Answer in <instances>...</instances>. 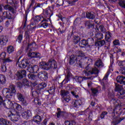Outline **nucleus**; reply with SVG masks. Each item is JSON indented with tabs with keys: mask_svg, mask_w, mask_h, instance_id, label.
I'll use <instances>...</instances> for the list:
<instances>
[{
	"mask_svg": "<svg viewBox=\"0 0 125 125\" xmlns=\"http://www.w3.org/2000/svg\"><path fill=\"white\" fill-rule=\"evenodd\" d=\"M28 78L30 79V80H33V81H35L36 80V78H37V76L34 74H29L28 75Z\"/></svg>",
	"mask_w": 125,
	"mask_h": 125,
	"instance_id": "obj_56",
	"label": "nucleus"
},
{
	"mask_svg": "<svg viewBox=\"0 0 125 125\" xmlns=\"http://www.w3.org/2000/svg\"><path fill=\"white\" fill-rule=\"evenodd\" d=\"M43 18H44L42 17V16H37L34 19V22L35 24L39 25V22L42 21Z\"/></svg>",
	"mask_w": 125,
	"mask_h": 125,
	"instance_id": "obj_32",
	"label": "nucleus"
},
{
	"mask_svg": "<svg viewBox=\"0 0 125 125\" xmlns=\"http://www.w3.org/2000/svg\"><path fill=\"white\" fill-rule=\"evenodd\" d=\"M30 10H29V8L26 11L25 14H24L23 20L26 22L27 21V16H28V12H29Z\"/></svg>",
	"mask_w": 125,
	"mask_h": 125,
	"instance_id": "obj_62",
	"label": "nucleus"
},
{
	"mask_svg": "<svg viewBox=\"0 0 125 125\" xmlns=\"http://www.w3.org/2000/svg\"><path fill=\"white\" fill-rule=\"evenodd\" d=\"M85 26L88 29H90V28H94V24H92L91 22H90V21H86L85 22Z\"/></svg>",
	"mask_w": 125,
	"mask_h": 125,
	"instance_id": "obj_35",
	"label": "nucleus"
},
{
	"mask_svg": "<svg viewBox=\"0 0 125 125\" xmlns=\"http://www.w3.org/2000/svg\"><path fill=\"white\" fill-rule=\"evenodd\" d=\"M6 98H11L13 94L16 93V86L14 84H10L9 88L6 89Z\"/></svg>",
	"mask_w": 125,
	"mask_h": 125,
	"instance_id": "obj_3",
	"label": "nucleus"
},
{
	"mask_svg": "<svg viewBox=\"0 0 125 125\" xmlns=\"http://www.w3.org/2000/svg\"><path fill=\"white\" fill-rule=\"evenodd\" d=\"M80 44L81 45H83V46H86L88 44V42H87V40L83 39L80 42Z\"/></svg>",
	"mask_w": 125,
	"mask_h": 125,
	"instance_id": "obj_47",
	"label": "nucleus"
},
{
	"mask_svg": "<svg viewBox=\"0 0 125 125\" xmlns=\"http://www.w3.org/2000/svg\"><path fill=\"white\" fill-rule=\"evenodd\" d=\"M76 58L78 60H81V61L83 62V59H87L88 61H90L91 62H92V60L91 59H89L85 56V54L84 53L80 50H78L76 51Z\"/></svg>",
	"mask_w": 125,
	"mask_h": 125,
	"instance_id": "obj_6",
	"label": "nucleus"
},
{
	"mask_svg": "<svg viewBox=\"0 0 125 125\" xmlns=\"http://www.w3.org/2000/svg\"><path fill=\"white\" fill-rule=\"evenodd\" d=\"M39 66L38 65H29V66L27 68V70L30 73L36 74L38 73V71H39Z\"/></svg>",
	"mask_w": 125,
	"mask_h": 125,
	"instance_id": "obj_14",
	"label": "nucleus"
},
{
	"mask_svg": "<svg viewBox=\"0 0 125 125\" xmlns=\"http://www.w3.org/2000/svg\"><path fill=\"white\" fill-rule=\"evenodd\" d=\"M98 33H97L95 35V38L97 39V41H100V40H102V39H103V34L102 33H99L98 32H97Z\"/></svg>",
	"mask_w": 125,
	"mask_h": 125,
	"instance_id": "obj_46",
	"label": "nucleus"
},
{
	"mask_svg": "<svg viewBox=\"0 0 125 125\" xmlns=\"http://www.w3.org/2000/svg\"><path fill=\"white\" fill-rule=\"evenodd\" d=\"M63 98V100H64V101H65V102H67L68 103V102H69V101H70V100H71V98L70 97V96H67L66 97H64Z\"/></svg>",
	"mask_w": 125,
	"mask_h": 125,
	"instance_id": "obj_61",
	"label": "nucleus"
},
{
	"mask_svg": "<svg viewBox=\"0 0 125 125\" xmlns=\"http://www.w3.org/2000/svg\"><path fill=\"white\" fill-rule=\"evenodd\" d=\"M17 97L18 100L21 102V105H23V106H27V105H28V103L25 99V96H24L22 93L19 92L17 93Z\"/></svg>",
	"mask_w": 125,
	"mask_h": 125,
	"instance_id": "obj_8",
	"label": "nucleus"
},
{
	"mask_svg": "<svg viewBox=\"0 0 125 125\" xmlns=\"http://www.w3.org/2000/svg\"><path fill=\"white\" fill-rule=\"evenodd\" d=\"M108 76H109V74L108 73H106L103 79V81L104 82L103 84V89H105L106 88V84L104 83H105V81H106L108 80Z\"/></svg>",
	"mask_w": 125,
	"mask_h": 125,
	"instance_id": "obj_41",
	"label": "nucleus"
},
{
	"mask_svg": "<svg viewBox=\"0 0 125 125\" xmlns=\"http://www.w3.org/2000/svg\"><path fill=\"white\" fill-rule=\"evenodd\" d=\"M42 4L40 3H36L35 4L34 7H33V11L35 10H39V8H42Z\"/></svg>",
	"mask_w": 125,
	"mask_h": 125,
	"instance_id": "obj_42",
	"label": "nucleus"
},
{
	"mask_svg": "<svg viewBox=\"0 0 125 125\" xmlns=\"http://www.w3.org/2000/svg\"><path fill=\"white\" fill-rule=\"evenodd\" d=\"M22 84H23V85H26V86H31V84H32V82L29 81L26 79H24L22 80Z\"/></svg>",
	"mask_w": 125,
	"mask_h": 125,
	"instance_id": "obj_38",
	"label": "nucleus"
},
{
	"mask_svg": "<svg viewBox=\"0 0 125 125\" xmlns=\"http://www.w3.org/2000/svg\"><path fill=\"white\" fill-rule=\"evenodd\" d=\"M74 79L75 80L77 83H81L82 82H83V81H86L87 80H91V81L93 80L92 77H86L82 76H75L74 77Z\"/></svg>",
	"mask_w": 125,
	"mask_h": 125,
	"instance_id": "obj_12",
	"label": "nucleus"
},
{
	"mask_svg": "<svg viewBox=\"0 0 125 125\" xmlns=\"http://www.w3.org/2000/svg\"><path fill=\"white\" fill-rule=\"evenodd\" d=\"M99 71L97 68L90 67L89 65L85 67V69L83 71V73L84 74L85 76H90V75H93V74L97 75Z\"/></svg>",
	"mask_w": 125,
	"mask_h": 125,
	"instance_id": "obj_2",
	"label": "nucleus"
},
{
	"mask_svg": "<svg viewBox=\"0 0 125 125\" xmlns=\"http://www.w3.org/2000/svg\"><path fill=\"white\" fill-rule=\"evenodd\" d=\"M118 66L125 67V61H118Z\"/></svg>",
	"mask_w": 125,
	"mask_h": 125,
	"instance_id": "obj_54",
	"label": "nucleus"
},
{
	"mask_svg": "<svg viewBox=\"0 0 125 125\" xmlns=\"http://www.w3.org/2000/svg\"><path fill=\"white\" fill-rule=\"evenodd\" d=\"M118 4L121 8L125 9V0H119Z\"/></svg>",
	"mask_w": 125,
	"mask_h": 125,
	"instance_id": "obj_45",
	"label": "nucleus"
},
{
	"mask_svg": "<svg viewBox=\"0 0 125 125\" xmlns=\"http://www.w3.org/2000/svg\"><path fill=\"white\" fill-rule=\"evenodd\" d=\"M76 62H77V64L79 65V66L80 67V68H82V65H83V62L81 60H79L75 55H72L70 57V65H74V63Z\"/></svg>",
	"mask_w": 125,
	"mask_h": 125,
	"instance_id": "obj_7",
	"label": "nucleus"
},
{
	"mask_svg": "<svg viewBox=\"0 0 125 125\" xmlns=\"http://www.w3.org/2000/svg\"><path fill=\"white\" fill-rule=\"evenodd\" d=\"M43 14L48 20H50V17L53 15V12L50 7H48L43 11Z\"/></svg>",
	"mask_w": 125,
	"mask_h": 125,
	"instance_id": "obj_13",
	"label": "nucleus"
},
{
	"mask_svg": "<svg viewBox=\"0 0 125 125\" xmlns=\"http://www.w3.org/2000/svg\"><path fill=\"white\" fill-rule=\"evenodd\" d=\"M6 56V53L3 52L0 54V57L2 60H3V64H6L7 63H12L13 62V60L11 59L10 57H8L5 59Z\"/></svg>",
	"mask_w": 125,
	"mask_h": 125,
	"instance_id": "obj_10",
	"label": "nucleus"
},
{
	"mask_svg": "<svg viewBox=\"0 0 125 125\" xmlns=\"http://www.w3.org/2000/svg\"><path fill=\"white\" fill-rule=\"evenodd\" d=\"M40 66L41 68V69H43V70H48V62H45L43 61H42L40 62Z\"/></svg>",
	"mask_w": 125,
	"mask_h": 125,
	"instance_id": "obj_25",
	"label": "nucleus"
},
{
	"mask_svg": "<svg viewBox=\"0 0 125 125\" xmlns=\"http://www.w3.org/2000/svg\"><path fill=\"white\" fill-rule=\"evenodd\" d=\"M6 124V120L3 118L0 119V125H5Z\"/></svg>",
	"mask_w": 125,
	"mask_h": 125,
	"instance_id": "obj_58",
	"label": "nucleus"
},
{
	"mask_svg": "<svg viewBox=\"0 0 125 125\" xmlns=\"http://www.w3.org/2000/svg\"><path fill=\"white\" fill-rule=\"evenodd\" d=\"M108 114V112L107 111H103L102 112V114H101V119H103L104 118H105V116Z\"/></svg>",
	"mask_w": 125,
	"mask_h": 125,
	"instance_id": "obj_64",
	"label": "nucleus"
},
{
	"mask_svg": "<svg viewBox=\"0 0 125 125\" xmlns=\"http://www.w3.org/2000/svg\"><path fill=\"white\" fill-rule=\"evenodd\" d=\"M73 78V75L71 73V71L69 68L66 69V75L65 76V79L66 80V82H70V80Z\"/></svg>",
	"mask_w": 125,
	"mask_h": 125,
	"instance_id": "obj_22",
	"label": "nucleus"
},
{
	"mask_svg": "<svg viewBox=\"0 0 125 125\" xmlns=\"http://www.w3.org/2000/svg\"><path fill=\"white\" fill-rule=\"evenodd\" d=\"M72 41L75 44H77L81 42V37L77 36H74L72 38Z\"/></svg>",
	"mask_w": 125,
	"mask_h": 125,
	"instance_id": "obj_34",
	"label": "nucleus"
},
{
	"mask_svg": "<svg viewBox=\"0 0 125 125\" xmlns=\"http://www.w3.org/2000/svg\"><path fill=\"white\" fill-rule=\"evenodd\" d=\"M21 116L23 119L28 120V119H29V118L32 116V112H31V111L27 110L21 113Z\"/></svg>",
	"mask_w": 125,
	"mask_h": 125,
	"instance_id": "obj_20",
	"label": "nucleus"
},
{
	"mask_svg": "<svg viewBox=\"0 0 125 125\" xmlns=\"http://www.w3.org/2000/svg\"><path fill=\"white\" fill-rule=\"evenodd\" d=\"M63 4H64V0H57L56 3V6L57 7L63 6Z\"/></svg>",
	"mask_w": 125,
	"mask_h": 125,
	"instance_id": "obj_44",
	"label": "nucleus"
},
{
	"mask_svg": "<svg viewBox=\"0 0 125 125\" xmlns=\"http://www.w3.org/2000/svg\"><path fill=\"white\" fill-rule=\"evenodd\" d=\"M83 104V102H82V100H76L74 102L73 107H75V108H79L81 105Z\"/></svg>",
	"mask_w": 125,
	"mask_h": 125,
	"instance_id": "obj_33",
	"label": "nucleus"
},
{
	"mask_svg": "<svg viewBox=\"0 0 125 125\" xmlns=\"http://www.w3.org/2000/svg\"><path fill=\"white\" fill-rule=\"evenodd\" d=\"M6 82L5 76L2 74H0V84H4Z\"/></svg>",
	"mask_w": 125,
	"mask_h": 125,
	"instance_id": "obj_39",
	"label": "nucleus"
},
{
	"mask_svg": "<svg viewBox=\"0 0 125 125\" xmlns=\"http://www.w3.org/2000/svg\"><path fill=\"white\" fill-rule=\"evenodd\" d=\"M3 106L5 107V108H7V109H10V108L13 107L14 105L10 100L7 99L4 101Z\"/></svg>",
	"mask_w": 125,
	"mask_h": 125,
	"instance_id": "obj_18",
	"label": "nucleus"
},
{
	"mask_svg": "<svg viewBox=\"0 0 125 125\" xmlns=\"http://www.w3.org/2000/svg\"><path fill=\"white\" fill-rule=\"evenodd\" d=\"M86 18H88V19H91V20H93V19L95 18V14L93 12H87L86 13Z\"/></svg>",
	"mask_w": 125,
	"mask_h": 125,
	"instance_id": "obj_28",
	"label": "nucleus"
},
{
	"mask_svg": "<svg viewBox=\"0 0 125 125\" xmlns=\"http://www.w3.org/2000/svg\"><path fill=\"white\" fill-rule=\"evenodd\" d=\"M113 44L114 45H120L121 44L120 43V41L119 40H115L113 41Z\"/></svg>",
	"mask_w": 125,
	"mask_h": 125,
	"instance_id": "obj_63",
	"label": "nucleus"
},
{
	"mask_svg": "<svg viewBox=\"0 0 125 125\" xmlns=\"http://www.w3.org/2000/svg\"><path fill=\"white\" fill-rule=\"evenodd\" d=\"M105 40L106 42H111L112 41V33L110 32H107L105 35Z\"/></svg>",
	"mask_w": 125,
	"mask_h": 125,
	"instance_id": "obj_31",
	"label": "nucleus"
},
{
	"mask_svg": "<svg viewBox=\"0 0 125 125\" xmlns=\"http://www.w3.org/2000/svg\"><path fill=\"white\" fill-rule=\"evenodd\" d=\"M42 120V117L40 116L39 115H36L33 117V121L34 122V123H36V124H38V125H40Z\"/></svg>",
	"mask_w": 125,
	"mask_h": 125,
	"instance_id": "obj_29",
	"label": "nucleus"
},
{
	"mask_svg": "<svg viewBox=\"0 0 125 125\" xmlns=\"http://www.w3.org/2000/svg\"><path fill=\"white\" fill-rule=\"evenodd\" d=\"M95 65L96 67H98V68H102V67L104 66V63H103L102 61L100 59H98L96 61Z\"/></svg>",
	"mask_w": 125,
	"mask_h": 125,
	"instance_id": "obj_30",
	"label": "nucleus"
},
{
	"mask_svg": "<svg viewBox=\"0 0 125 125\" xmlns=\"http://www.w3.org/2000/svg\"><path fill=\"white\" fill-rule=\"evenodd\" d=\"M91 90L93 95H96V94L98 93V89L97 88H92Z\"/></svg>",
	"mask_w": 125,
	"mask_h": 125,
	"instance_id": "obj_55",
	"label": "nucleus"
},
{
	"mask_svg": "<svg viewBox=\"0 0 125 125\" xmlns=\"http://www.w3.org/2000/svg\"><path fill=\"white\" fill-rule=\"evenodd\" d=\"M61 95L62 96L63 98H64V97H66V96H69V91L61 90Z\"/></svg>",
	"mask_w": 125,
	"mask_h": 125,
	"instance_id": "obj_40",
	"label": "nucleus"
},
{
	"mask_svg": "<svg viewBox=\"0 0 125 125\" xmlns=\"http://www.w3.org/2000/svg\"><path fill=\"white\" fill-rule=\"evenodd\" d=\"M87 42H88L87 46L88 47H91L92 45H93V43H94V40L93 38H89L87 40Z\"/></svg>",
	"mask_w": 125,
	"mask_h": 125,
	"instance_id": "obj_37",
	"label": "nucleus"
},
{
	"mask_svg": "<svg viewBox=\"0 0 125 125\" xmlns=\"http://www.w3.org/2000/svg\"><path fill=\"white\" fill-rule=\"evenodd\" d=\"M8 41V40H7L6 37L0 36V44H1V45H5Z\"/></svg>",
	"mask_w": 125,
	"mask_h": 125,
	"instance_id": "obj_26",
	"label": "nucleus"
},
{
	"mask_svg": "<svg viewBox=\"0 0 125 125\" xmlns=\"http://www.w3.org/2000/svg\"><path fill=\"white\" fill-rule=\"evenodd\" d=\"M119 73L125 76V66H121L119 69Z\"/></svg>",
	"mask_w": 125,
	"mask_h": 125,
	"instance_id": "obj_50",
	"label": "nucleus"
},
{
	"mask_svg": "<svg viewBox=\"0 0 125 125\" xmlns=\"http://www.w3.org/2000/svg\"><path fill=\"white\" fill-rule=\"evenodd\" d=\"M30 65H30V60L28 59H24L22 60L19 63V67H20V68H21L22 69H24L26 67H28Z\"/></svg>",
	"mask_w": 125,
	"mask_h": 125,
	"instance_id": "obj_9",
	"label": "nucleus"
},
{
	"mask_svg": "<svg viewBox=\"0 0 125 125\" xmlns=\"http://www.w3.org/2000/svg\"><path fill=\"white\" fill-rule=\"evenodd\" d=\"M92 120H90V119L87 118L84 119L83 121V124H85V125H89L90 124V122H91Z\"/></svg>",
	"mask_w": 125,
	"mask_h": 125,
	"instance_id": "obj_60",
	"label": "nucleus"
},
{
	"mask_svg": "<svg viewBox=\"0 0 125 125\" xmlns=\"http://www.w3.org/2000/svg\"><path fill=\"white\" fill-rule=\"evenodd\" d=\"M45 87H46V83L44 82L42 83L40 85H39V88L40 90L43 89Z\"/></svg>",
	"mask_w": 125,
	"mask_h": 125,
	"instance_id": "obj_49",
	"label": "nucleus"
},
{
	"mask_svg": "<svg viewBox=\"0 0 125 125\" xmlns=\"http://www.w3.org/2000/svg\"><path fill=\"white\" fill-rule=\"evenodd\" d=\"M27 75V72L25 70H20L17 73V77L19 80H21L23 78H25Z\"/></svg>",
	"mask_w": 125,
	"mask_h": 125,
	"instance_id": "obj_16",
	"label": "nucleus"
},
{
	"mask_svg": "<svg viewBox=\"0 0 125 125\" xmlns=\"http://www.w3.org/2000/svg\"><path fill=\"white\" fill-rule=\"evenodd\" d=\"M65 125H78L76 122L75 121H65Z\"/></svg>",
	"mask_w": 125,
	"mask_h": 125,
	"instance_id": "obj_48",
	"label": "nucleus"
},
{
	"mask_svg": "<svg viewBox=\"0 0 125 125\" xmlns=\"http://www.w3.org/2000/svg\"><path fill=\"white\" fill-rule=\"evenodd\" d=\"M124 87L123 85H120L118 83H115V91H118L117 97L120 99H125V90H124Z\"/></svg>",
	"mask_w": 125,
	"mask_h": 125,
	"instance_id": "obj_1",
	"label": "nucleus"
},
{
	"mask_svg": "<svg viewBox=\"0 0 125 125\" xmlns=\"http://www.w3.org/2000/svg\"><path fill=\"white\" fill-rule=\"evenodd\" d=\"M27 55L29 56V57H30V58H40L41 57L40 53H37L36 52H29L28 53Z\"/></svg>",
	"mask_w": 125,
	"mask_h": 125,
	"instance_id": "obj_21",
	"label": "nucleus"
},
{
	"mask_svg": "<svg viewBox=\"0 0 125 125\" xmlns=\"http://www.w3.org/2000/svg\"><path fill=\"white\" fill-rule=\"evenodd\" d=\"M106 42L105 40H101V41H97L95 43V45L99 48V47H101L105 44Z\"/></svg>",
	"mask_w": 125,
	"mask_h": 125,
	"instance_id": "obj_23",
	"label": "nucleus"
},
{
	"mask_svg": "<svg viewBox=\"0 0 125 125\" xmlns=\"http://www.w3.org/2000/svg\"><path fill=\"white\" fill-rule=\"evenodd\" d=\"M23 39V36L20 34L17 39V42H18L19 43H21V42H22V39Z\"/></svg>",
	"mask_w": 125,
	"mask_h": 125,
	"instance_id": "obj_57",
	"label": "nucleus"
},
{
	"mask_svg": "<svg viewBox=\"0 0 125 125\" xmlns=\"http://www.w3.org/2000/svg\"><path fill=\"white\" fill-rule=\"evenodd\" d=\"M14 51V47L12 46H9L7 47V52L9 54L12 53V52H13Z\"/></svg>",
	"mask_w": 125,
	"mask_h": 125,
	"instance_id": "obj_51",
	"label": "nucleus"
},
{
	"mask_svg": "<svg viewBox=\"0 0 125 125\" xmlns=\"http://www.w3.org/2000/svg\"><path fill=\"white\" fill-rule=\"evenodd\" d=\"M14 108H16V110H18V111H21L22 109V106L21 105L18 104H14Z\"/></svg>",
	"mask_w": 125,
	"mask_h": 125,
	"instance_id": "obj_52",
	"label": "nucleus"
},
{
	"mask_svg": "<svg viewBox=\"0 0 125 125\" xmlns=\"http://www.w3.org/2000/svg\"><path fill=\"white\" fill-rule=\"evenodd\" d=\"M117 83L123 84V86L125 88V77L124 76H118L116 78Z\"/></svg>",
	"mask_w": 125,
	"mask_h": 125,
	"instance_id": "obj_19",
	"label": "nucleus"
},
{
	"mask_svg": "<svg viewBox=\"0 0 125 125\" xmlns=\"http://www.w3.org/2000/svg\"><path fill=\"white\" fill-rule=\"evenodd\" d=\"M7 2L8 4L4 6V9L6 10H9V11H11L12 13H14V9L12 6H10V5H12V6H14L15 8H17V3H14V2H13V0H7Z\"/></svg>",
	"mask_w": 125,
	"mask_h": 125,
	"instance_id": "obj_4",
	"label": "nucleus"
},
{
	"mask_svg": "<svg viewBox=\"0 0 125 125\" xmlns=\"http://www.w3.org/2000/svg\"><path fill=\"white\" fill-rule=\"evenodd\" d=\"M34 102L35 104H38V105H40L41 104V101L38 98H36L35 99H34Z\"/></svg>",
	"mask_w": 125,
	"mask_h": 125,
	"instance_id": "obj_59",
	"label": "nucleus"
},
{
	"mask_svg": "<svg viewBox=\"0 0 125 125\" xmlns=\"http://www.w3.org/2000/svg\"><path fill=\"white\" fill-rule=\"evenodd\" d=\"M48 70L50 69V68H54V69H57V63L55 60L53 59L49 60L48 62Z\"/></svg>",
	"mask_w": 125,
	"mask_h": 125,
	"instance_id": "obj_17",
	"label": "nucleus"
},
{
	"mask_svg": "<svg viewBox=\"0 0 125 125\" xmlns=\"http://www.w3.org/2000/svg\"><path fill=\"white\" fill-rule=\"evenodd\" d=\"M57 111L58 112H57L56 114L58 118H60V117H65V115H67V114L64 112V111H61L60 108H57Z\"/></svg>",
	"mask_w": 125,
	"mask_h": 125,
	"instance_id": "obj_27",
	"label": "nucleus"
},
{
	"mask_svg": "<svg viewBox=\"0 0 125 125\" xmlns=\"http://www.w3.org/2000/svg\"><path fill=\"white\" fill-rule=\"evenodd\" d=\"M6 64H3V65H1V68H0V70L1 71V72H6L7 68H6Z\"/></svg>",
	"mask_w": 125,
	"mask_h": 125,
	"instance_id": "obj_53",
	"label": "nucleus"
},
{
	"mask_svg": "<svg viewBox=\"0 0 125 125\" xmlns=\"http://www.w3.org/2000/svg\"><path fill=\"white\" fill-rule=\"evenodd\" d=\"M11 121L13 122H17L19 119H20V115L19 113L16 110H12L10 112V114L8 116Z\"/></svg>",
	"mask_w": 125,
	"mask_h": 125,
	"instance_id": "obj_5",
	"label": "nucleus"
},
{
	"mask_svg": "<svg viewBox=\"0 0 125 125\" xmlns=\"http://www.w3.org/2000/svg\"><path fill=\"white\" fill-rule=\"evenodd\" d=\"M47 22H48V20L43 18L41 22L37 25V28H44V29H46L49 25V24Z\"/></svg>",
	"mask_w": 125,
	"mask_h": 125,
	"instance_id": "obj_11",
	"label": "nucleus"
},
{
	"mask_svg": "<svg viewBox=\"0 0 125 125\" xmlns=\"http://www.w3.org/2000/svg\"><path fill=\"white\" fill-rule=\"evenodd\" d=\"M38 77L42 81H46L48 78V74L44 71H41L38 73Z\"/></svg>",
	"mask_w": 125,
	"mask_h": 125,
	"instance_id": "obj_15",
	"label": "nucleus"
},
{
	"mask_svg": "<svg viewBox=\"0 0 125 125\" xmlns=\"http://www.w3.org/2000/svg\"><path fill=\"white\" fill-rule=\"evenodd\" d=\"M100 29L101 32L104 33L106 31V29H105V27H104V25L103 24H101L98 26L97 25H96V27L95 28V30L97 33H99L100 31L99 30Z\"/></svg>",
	"mask_w": 125,
	"mask_h": 125,
	"instance_id": "obj_24",
	"label": "nucleus"
},
{
	"mask_svg": "<svg viewBox=\"0 0 125 125\" xmlns=\"http://www.w3.org/2000/svg\"><path fill=\"white\" fill-rule=\"evenodd\" d=\"M123 120H125V118H120V119H117L115 121H113L111 123L112 125H119L120 123H121V121H123Z\"/></svg>",
	"mask_w": 125,
	"mask_h": 125,
	"instance_id": "obj_43",
	"label": "nucleus"
},
{
	"mask_svg": "<svg viewBox=\"0 0 125 125\" xmlns=\"http://www.w3.org/2000/svg\"><path fill=\"white\" fill-rule=\"evenodd\" d=\"M2 16L5 17V18H7L8 19H12V16L11 14L7 12H3L2 13Z\"/></svg>",
	"mask_w": 125,
	"mask_h": 125,
	"instance_id": "obj_36",
	"label": "nucleus"
}]
</instances>
